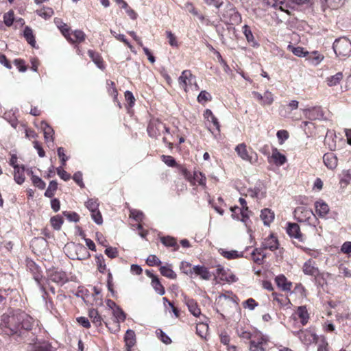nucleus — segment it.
Instances as JSON below:
<instances>
[{
  "mask_svg": "<svg viewBox=\"0 0 351 351\" xmlns=\"http://www.w3.org/2000/svg\"><path fill=\"white\" fill-rule=\"evenodd\" d=\"M113 315L118 321H124L125 319V314L119 306L113 309Z\"/></svg>",
  "mask_w": 351,
  "mask_h": 351,
  "instance_id": "57",
  "label": "nucleus"
},
{
  "mask_svg": "<svg viewBox=\"0 0 351 351\" xmlns=\"http://www.w3.org/2000/svg\"><path fill=\"white\" fill-rule=\"evenodd\" d=\"M63 215L67 218L69 221L77 222L80 220L79 215L75 212H63Z\"/></svg>",
  "mask_w": 351,
  "mask_h": 351,
  "instance_id": "59",
  "label": "nucleus"
},
{
  "mask_svg": "<svg viewBox=\"0 0 351 351\" xmlns=\"http://www.w3.org/2000/svg\"><path fill=\"white\" fill-rule=\"evenodd\" d=\"M180 86L187 92L189 88H193V83L195 82V76L192 75L191 71L184 70L178 78Z\"/></svg>",
  "mask_w": 351,
  "mask_h": 351,
  "instance_id": "6",
  "label": "nucleus"
},
{
  "mask_svg": "<svg viewBox=\"0 0 351 351\" xmlns=\"http://www.w3.org/2000/svg\"><path fill=\"white\" fill-rule=\"evenodd\" d=\"M161 243L167 247H173L174 251H177L179 249V245L177 244L176 240L175 238L167 236L163 237L160 238Z\"/></svg>",
  "mask_w": 351,
  "mask_h": 351,
  "instance_id": "38",
  "label": "nucleus"
},
{
  "mask_svg": "<svg viewBox=\"0 0 351 351\" xmlns=\"http://www.w3.org/2000/svg\"><path fill=\"white\" fill-rule=\"evenodd\" d=\"M294 335L298 336L300 340L305 345H310L317 340V336L309 330H300L295 332Z\"/></svg>",
  "mask_w": 351,
  "mask_h": 351,
  "instance_id": "9",
  "label": "nucleus"
},
{
  "mask_svg": "<svg viewBox=\"0 0 351 351\" xmlns=\"http://www.w3.org/2000/svg\"><path fill=\"white\" fill-rule=\"evenodd\" d=\"M277 137L280 141V143L282 144L285 141L289 138V133L287 130H279L277 132Z\"/></svg>",
  "mask_w": 351,
  "mask_h": 351,
  "instance_id": "63",
  "label": "nucleus"
},
{
  "mask_svg": "<svg viewBox=\"0 0 351 351\" xmlns=\"http://www.w3.org/2000/svg\"><path fill=\"white\" fill-rule=\"evenodd\" d=\"M91 213V217L93 220L98 225H101L103 223V218L101 216V214L100 211L98 210L90 212Z\"/></svg>",
  "mask_w": 351,
  "mask_h": 351,
  "instance_id": "58",
  "label": "nucleus"
},
{
  "mask_svg": "<svg viewBox=\"0 0 351 351\" xmlns=\"http://www.w3.org/2000/svg\"><path fill=\"white\" fill-rule=\"evenodd\" d=\"M23 35L27 43L32 47H34L36 40L34 39L32 29L29 27H25L24 29Z\"/></svg>",
  "mask_w": 351,
  "mask_h": 351,
  "instance_id": "42",
  "label": "nucleus"
},
{
  "mask_svg": "<svg viewBox=\"0 0 351 351\" xmlns=\"http://www.w3.org/2000/svg\"><path fill=\"white\" fill-rule=\"evenodd\" d=\"M235 152L243 160L248 161L250 163H253L252 156H250L247 150V146L245 143L239 144L235 147Z\"/></svg>",
  "mask_w": 351,
  "mask_h": 351,
  "instance_id": "16",
  "label": "nucleus"
},
{
  "mask_svg": "<svg viewBox=\"0 0 351 351\" xmlns=\"http://www.w3.org/2000/svg\"><path fill=\"white\" fill-rule=\"evenodd\" d=\"M263 245L261 247L255 248L252 252V256L253 261L258 265H261L263 262L264 258L266 257V254H264Z\"/></svg>",
  "mask_w": 351,
  "mask_h": 351,
  "instance_id": "23",
  "label": "nucleus"
},
{
  "mask_svg": "<svg viewBox=\"0 0 351 351\" xmlns=\"http://www.w3.org/2000/svg\"><path fill=\"white\" fill-rule=\"evenodd\" d=\"M96 263L99 272L104 273L106 269V265L102 254L96 256Z\"/></svg>",
  "mask_w": 351,
  "mask_h": 351,
  "instance_id": "47",
  "label": "nucleus"
},
{
  "mask_svg": "<svg viewBox=\"0 0 351 351\" xmlns=\"http://www.w3.org/2000/svg\"><path fill=\"white\" fill-rule=\"evenodd\" d=\"M32 181L33 184L38 188L39 189H44L45 188L46 184L45 182L38 176L35 175H32Z\"/></svg>",
  "mask_w": 351,
  "mask_h": 351,
  "instance_id": "52",
  "label": "nucleus"
},
{
  "mask_svg": "<svg viewBox=\"0 0 351 351\" xmlns=\"http://www.w3.org/2000/svg\"><path fill=\"white\" fill-rule=\"evenodd\" d=\"M231 210L232 212V216L233 218H237V219L241 220L245 226H247L248 221H250V215L252 213L248 209V207L241 209L238 206H235L234 208H231Z\"/></svg>",
  "mask_w": 351,
  "mask_h": 351,
  "instance_id": "10",
  "label": "nucleus"
},
{
  "mask_svg": "<svg viewBox=\"0 0 351 351\" xmlns=\"http://www.w3.org/2000/svg\"><path fill=\"white\" fill-rule=\"evenodd\" d=\"M208 328V326L206 324H197L196 326V332L199 337L203 338L206 335Z\"/></svg>",
  "mask_w": 351,
  "mask_h": 351,
  "instance_id": "49",
  "label": "nucleus"
},
{
  "mask_svg": "<svg viewBox=\"0 0 351 351\" xmlns=\"http://www.w3.org/2000/svg\"><path fill=\"white\" fill-rule=\"evenodd\" d=\"M146 263L149 266H158L161 264V261L156 255H149L147 260Z\"/></svg>",
  "mask_w": 351,
  "mask_h": 351,
  "instance_id": "54",
  "label": "nucleus"
},
{
  "mask_svg": "<svg viewBox=\"0 0 351 351\" xmlns=\"http://www.w3.org/2000/svg\"><path fill=\"white\" fill-rule=\"evenodd\" d=\"M193 273L196 275L199 276L204 280H209L211 277V275L208 271V269L202 265H195L193 267Z\"/></svg>",
  "mask_w": 351,
  "mask_h": 351,
  "instance_id": "24",
  "label": "nucleus"
},
{
  "mask_svg": "<svg viewBox=\"0 0 351 351\" xmlns=\"http://www.w3.org/2000/svg\"><path fill=\"white\" fill-rule=\"evenodd\" d=\"M41 128L43 130L45 140L47 143L53 142L54 131L53 128L45 121L41 122Z\"/></svg>",
  "mask_w": 351,
  "mask_h": 351,
  "instance_id": "20",
  "label": "nucleus"
},
{
  "mask_svg": "<svg viewBox=\"0 0 351 351\" xmlns=\"http://www.w3.org/2000/svg\"><path fill=\"white\" fill-rule=\"evenodd\" d=\"M50 222H51L52 227L55 230H59L61 228V226H62L64 221L61 216L56 215L51 218Z\"/></svg>",
  "mask_w": 351,
  "mask_h": 351,
  "instance_id": "44",
  "label": "nucleus"
},
{
  "mask_svg": "<svg viewBox=\"0 0 351 351\" xmlns=\"http://www.w3.org/2000/svg\"><path fill=\"white\" fill-rule=\"evenodd\" d=\"M151 284L155 291L157 292L160 295H163L165 294V287L160 282L158 278H155L154 280H152Z\"/></svg>",
  "mask_w": 351,
  "mask_h": 351,
  "instance_id": "40",
  "label": "nucleus"
},
{
  "mask_svg": "<svg viewBox=\"0 0 351 351\" xmlns=\"http://www.w3.org/2000/svg\"><path fill=\"white\" fill-rule=\"evenodd\" d=\"M322 2V8L330 9H337L341 7L347 0H321Z\"/></svg>",
  "mask_w": 351,
  "mask_h": 351,
  "instance_id": "27",
  "label": "nucleus"
},
{
  "mask_svg": "<svg viewBox=\"0 0 351 351\" xmlns=\"http://www.w3.org/2000/svg\"><path fill=\"white\" fill-rule=\"evenodd\" d=\"M294 217L299 222H308L311 223V219L317 220L311 209L305 206H298L294 210Z\"/></svg>",
  "mask_w": 351,
  "mask_h": 351,
  "instance_id": "4",
  "label": "nucleus"
},
{
  "mask_svg": "<svg viewBox=\"0 0 351 351\" xmlns=\"http://www.w3.org/2000/svg\"><path fill=\"white\" fill-rule=\"evenodd\" d=\"M88 316L91 319V322L96 326H100L102 324V318L99 315L98 311L95 308H90L88 310Z\"/></svg>",
  "mask_w": 351,
  "mask_h": 351,
  "instance_id": "34",
  "label": "nucleus"
},
{
  "mask_svg": "<svg viewBox=\"0 0 351 351\" xmlns=\"http://www.w3.org/2000/svg\"><path fill=\"white\" fill-rule=\"evenodd\" d=\"M267 339L261 334H256L250 341L251 351H265Z\"/></svg>",
  "mask_w": 351,
  "mask_h": 351,
  "instance_id": "8",
  "label": "nucleus"
},
{
  "mask_svg": "<svg viewBox=\"0 0 351 351\" xmlns=\"http://www.w3.org/2000/svg\"><path fill=\"white\" fill-rule=\"evenodd\" d=\"M296 315L301 320L303 326L306 325L309 319V315L305 306H299L296 311Z\"/></svg>",
  "mask_w": 351,
  "mask_h": 351,
  "instance_id": "31",
  "label": "nucleus"
},
{
  "mask_svg": "<svg viewBox=\"0 0 351 351\" xmlns=\"http://www.w3.org/2000/svg\"><path fill=\"white\" fill-rule=\"evenodd\" d=\"M243 33L245 35L247 41L250 43L252 47H256L258 46V43L255 40L253 34L248 25H245L243 27Z\"/></svg>",
  "mask_w": 351,
  "mask_h": 351,
  "instance_id": "32",
  "label": "nucleus"
},
{
  "mask_svg": "<svg viewBox=\"0 0 351 351\" xmlns=\"http://www.w3.org/2000/svg\"><path fill=\"white\" fill-rule=\"evenodd\" d=\"M73 179L81 188L84 187V184L82 179V173L80 171L75 173L73 176Z\"/></svg>",
  "mask_w": 351,
  "mask_h": 351,
  "instance_id": "62",
  "label": "nucleus"
},
{
  "mask_svg": "<svg viewBox=\"0 0 351 351\" xmlns=\"http://www.w3.org/2000/svg\"><path fill=\"white\" fill-rule=\"evenodd\" d=\"M219 252L221 256H223L224 258L228 260L238 258L243 256V252H239L237 250L227 251L224 249L221 248L219 250Z\"/></svg>",
  "mask_w": 351,
  "mask_h": 351,
  "instance_id": "29",
  "label": "nucleus"
},
{
  "mask_svg": "<svg viewBox=\"0 0 351 351\" xmlns=\"http://www.w3.org/2000/svg\"><path fill=\"white\" fill-rule=\"evenodd\" d=\"M105 254L110 258H114L117 256L118 251L116 247H108L105 250Z\"/></svg>",
  "mask_w": 351,
  "mask_h": 351,
  "instance_id": "64",
  "label": "nucleus"
},
{
  "mask_svg": "<svg viewBox=\"0 0 351 351\" xmlns=\"http://www.w3.org/2000/svg\"><path fill=\"white\" fill-rule=\"evenodd\" d=\"M34 319L26 313L16 310L3 314L1 319V325L8 335H17L22 337L27 331L30 330Z\"/></svg>",
  "mask_w": 351,
  "mask_h": 351,
  "instance_id": "1",
  "label": "nucleus"
},
{
  "mask_svg": "<svg viewBox=\"0 0 351 351\" xmlns=\"http://www.w3.org/2000/svg\"><path fill=\"white\" fill-rule=\"evenodd\" d=\"M332 48L339 57H347L351 54V41L345 37L336 39Z\"/></svg>",
  "mask_w": 351,
  "mask_h": 351,
  "instance_id": "2",
  "label": "nucleus"
},
{
  "mask_svg": "<svg viewBox=\"0 0 351 351\" xmlns=\"http://www.w3.org/2000/svg\"><path fill=\"white\" fill-rule=\"evenodd\" d=\"M14 179L15 182L19 184H23L25 181V176H24L25 167L14 165Z\"/></svg>",
  "mask_w": 351,
  "mask_h": 351,
  "instance_id": "26",
  "label": "nucleus"
},
{
  "mask_svg": "<svg viewBox=\"0 0 351 351\" xmlns=\"http://www.w3.org/2000/svg\"><path fill=\"white\" fill-rule=\"evenodd\" d=\"M263 3L267 6H269L274 8L275 9H278L282 12H285L287 14H290L288 8L290 6L288 3L285 2V0H263Z\"/></svg>",
  "mask_w": 351,
  "mask_h": 351,
  "instance_id": "13",
  "label": "nucleus"
},
{
  "mask_svg": "<svg viewBox=\"0 0 351 351\" xmlns=\"http://www.w3.org/2000/svg\"><path fill=\"white\" fill-rule=\"evenodd\" d=\"M27 268L29 269L33 275L34 279L38 283L40 284L42 279V274L40 267L32 261H28L27 263Z\"/></svg>",
  "mask_w": 351,
  "mask_h": 351,
  "instance_id": "18",
  "label": "nucleus"
},
{
  "mask_svg": "<svg viewBox=\"0 0 351 351\" xmlns=\"http://www.w3.org/2000/svg\"><path fill=\"white\" fill-rule=\"evenodd\" d=\"M193 179L194 180L197 182L199 185L205 187L206 186V177L205 176L199 172V171H195L193 174Z\"/></svg>",
  "mask_w": 351,
  "mask_h": 351,
  "instance_id": "50",
  "label": "nucleus"
},
{
  "mask_svg": "<svg viewBox=\"0 0 351 351\" xmlns=\"http://www.w3.org/2000/svg\"><path fill=\"white\" fill-rule=\"evenodd\" d=\"M66 248L67 250L71 249L75 251V254H71L69 255V257L73 260H84L90 256L86 248L82 245H75L74 243H71L66 245Z\"/></svg>",
  "mask_w": 351,
  "mask_h": 351,
  "instance_id": "5",
  "label": "nucleus"
},
{
  "mask_svg": "<svg viewBox=\"0 0 351 351\" xmlns=\"http://www.w3.org/2000/svg\"><path fill=\"white\" fill-rule=\"evenodd\" d=\"M273 94L268 90L265 91L264 95H263L262 104L269 106L273 103Z\"/></svg>",
  "mask_w": 351,
  "mask_h": 351,
  "instance_id": "53",
  "label": "nucleus"
},
{
  "mask_svg": "<svg viewBox=\"0 0 351 351\" xmlns=\"http://www.w3.org/2000/svg\"><path fill=\"white\" fill-rule=\"evenodd\" d=\"M57 189H58L57 182L55 180H51L49 182V186L45 192V195L47 197H52L54 195L55 191L57 190Z\"/></svg>",
  "mask_w": 351,
  "mask_h": 351,
  "instance_id": "43",
  "label": "nucleus"
},
{
  "mask_svg": "<svg viewBox=\"0 0 351 351\" xmlns=\"http://www.w3.org/2000/svg\"><path fill=\"white\" fill-rule=\"evenodd\" d=\"M315 208L319 217H325L330 210L328 205L322 199L315 202Z\"/></svg>",
  "mask_w": 351,
  "mask_h": 351,
  "instance_id": "17",
  "label": "nucleus"
},
{
  "mask_svg": "<svg viewBox=\"0 0 351 351\" xmlns=\"http://www.w3.org/2000/svg\"><path fill=\"white\" fill-rule=\"evenodd\" d=\"M147 132L150 137L157 138L162 134L169 133V128L158 120L150 121L147 127Z\"/></svg>",
  "mask_w": 351,
  "mask_h": 351,
  "instance_id": "3",
  "label": "nucleus"
},
{
  "mask_svg": "<svg viewBox=\"0 0 351 351\" xmlns=\"http://www.w3.org/2000/svg\"><path fill=\"white\" fill-rule=\"evenodd\" d=\"M30 351H56L51 343L47 341H38L37 339L34 341V345Z\"/></svg>",
  "mask_w": 351,
  "mask_h": 351,
  "instance_id": "14",
  "label": "nucleus"
},
{
  "mask_svg": "<svg viewBox=\"0 0 351 351\" xmlns=\"http://www.w3.org/2000/svg\"><path fill=\"white\" fill-rule=\"evenodd\" d=\"M211 99V95L206 90H202L197 96V101L199 103H206Z\"/></svg>",
  "mask_w": 351,
  "mask_h": 351,
  "instance_id": "51",
  "label": "nucleus"
},
{
  "mask_svg": "<svg viewBox=\"0 0 351 351\" xmlns=\"http://www.w3.org/2000/svg\"><path fill=\"white\" fill-rule=\"evenodd\" d=\"M323 160L326 166L330 169H335L337 165V158L333 153H326L323 156Z\"/></svg>",
  "mask_w": 351,
  "mask_h": 351,
  "instance_id": "21",
  "label": "nucleus"
},
{
  "mask_svg": "<svg viewBox=\"0 0 351 351\" xmlns=\"http://www.w3.org/2000/svg\"><path fill=\"white\" fill-rule=\"evenodd\" d=\"M85 37L86 35L84 32L82 30H75L73 32H69V36H66V38L71 43H80L84 40Z\"/></svg>",
  "mask_w": 351,
  "mask_h": 351,
  "instance_id": "25",
  "label": "nucleus"
},
{
  "mask_svg": "<svg viewBox=\"0 0 351 351\" xmlns=\"http://www.w3.org/2000/svg\"><path fill=\"white\" fill-rule=\"evenodd\" d=\"M162 161L169 167H173L176 165V160L171 156L162 155Z\"/></svg>",
  "mask_w": 351,
  "mask_h": 351,
  "instance_id": "60",
  "label": "nucleus"
},
{
  "mask_svg": "<svg viewBox=\"0 0 351 351\" xmlns=\"http://www.w3.org/2000/svg\"><path fill=\"white\" fill-rule=\"evenodd\" d=\"M86 207L90 210V212H94L98 210L99 203L97 199H88L85 203Z\"/></svg>",
  "mask_w": 351,
  "mask_h": 351,
  "instance_id": "48",
  "label": "nucleus"
},
{
  "mask_svg": "<svg viewBox=\"0 0 351 351\" xmlns=\"http://www.w3.org/2000/svg\"><path fill=\"white\" fill-rule=\"evenodd\" d=\"M48 279L58 285H62L68 281V276L62 270L52 269L48 272Z\"/></svg>",
  "mask_w": 351,
  "mask_h": 351,
  "instance_id": "7",
  "label": "nucleus"
},
{
  "mask_svg": "<svg viewBox=\"0 0 351 351\" xmlns=\"http://www.w3.org/2000/svg\"><path fill=\"white\" fill-rule=\"evenodd\" d=\"M184 302L188 307L189 311L195 317H199L201 314V311L198 307L197 303L193 300L184 297Z\"/></svg>",
  "mask_w": 351,
  "mask_h": 351,
  "instance_id": "19",
  "label": "nucleus"
},
{
  "mask_svg": "<svg viewBox=\"0 0 351 351\" xmlns=\"http://www.w3.org/2000/svg\"><path fill=\"white\" fill-rule=\"evenodd\" d=\"M343 78V74L342 72H338L335 75H330L326 78V82L330 87L337 86L340 84L341 81Z\"/></svg>",
  "mask_w": 351,
  "mask_h": 351,
  "instance_id": "28",
  "label": "nucleus"
},
{
  "mask_svg": "<svg viewBox=\"0 0 351 351\" xmlns=\"http://www.w3.org/2000/svg\"><path fill=\"white\" fill-rule=\"evenodd\" d=\"M287 49L298 57H304L308 53V51H304V49L302 47H294L292 45H289Z\"/></svg>",
  "mask_w": 351,
  "mask_h": 351,
  "instance_id": "41",
  "label": "nucleus"
},
{
  "mask_svg": "<svg viewBox=\"0 0 351 351\" xmlns=\"http://www.w3.org/2000/svg\"><path fill=\"white\" fill-rule=\"evenodd\" d=\"M305 117L309 120H320L324 118V111L320 106H315L303 110Z\"/></svg>",
  "mask_w": 351,
  "mask_h": 351,
  "instance_id": "11",
  "label": "nucleus"
},
{
  "mask_svg": "<svg viewBox=\"0 0 351 351\" xmlns=\"http://www.w3.org/2000/svg\"><path fill=\"white\" fill-rule=\"evenodd\" d=\"M271 157L274 163L278 166H282L287 162L286 156L280 153L277 149H273Z\"/></svg>",
  "mask_w": 351,
  "mask_h": 351,
  "instance_id": "33",
  "label": "nucleus"
},
{
  "mask_svg": "<svg viewBox=\"0 0 351 351\" xmlns=\"http://www.w3.org/2000/svg\"><path fill=\"white\" fill-rule=\"evenodd\" d=\"M276 282L279 287H281L283 291H289L291 288L292 284L287 280V278L281 275L276 278Z\"/></svg>",
  "mask_w": 351,
  "mask_h": 351,
  "instance_id": "37",
  "label": "nucleus"
},
{
  "mask_svg": "<svg viewBox=\"0 0 351 351\" xmlns=\"http://www.w3.org/2000/svg\"><path fill=\"white\" fill-rule=\"evenodd\" d=\"M124 340L128 348L133 347L136 343L135 332L132 330H128L125 334Z\"/></svg>",
  "mask_w": 351,
  "mask_h": 351,
  "instance_id": "35",
  "label": "nucleus"
},
{
  "mask_svg": "<svg viewBox=\"0 0 351 351\" xmlns=\"http://www.w3.org/2000/svg\"><path fill=\"white\" fill-rule=\"evenodd\" d=\"M263 248L274 251L278 248V241L273 235H270L262 243Z\"/></svg>",
  "mask_w": 351,
  "mask_h": 351,
  "instance_id": "22",
  "label": "nucleus"
},
{
  "mask_svg": "<svg viewBox=\"0 0 351 351\" xmlns=\"http://www.w3.org/2000/svg\"><path fill=\"white\" fill-rule=\"evenodd\" d=\"M261 218L265 226H269L274 219V213L269 208L261 210Z\"/></svg>",
  "mask_w": 351,
  "mask_h": 351,
  "instance_id": "30",
  "label": "nucleus"
},
{
  "mask_svg": "<svg viewBox=\"0 0 351 351\" xmlns=\"http://www.w3.org/2000/svg\"><path fill=\"white\" fill-rule=\"evenodd\" d=\"M88 54L99 69H104L102 58L98 53L90 49L88 51Z\"/></svg>",
  "mask_w": 351,
  "mask_h": 351,
  "instance_id": "36",
  "label": "nucleus"
},
{
  "mask_svg": "<svg viewBox=\"0 0 351 351\" xmlns=\"http://www.w3.org/2000/svg\"><path fill=\"white\" fill-rule=\"evenodd\" d=\"M303 272L306 275L317 276L319 274V271L316 267L315 262L312 259H309L304 263Z\"/></svg>",
  "mask_w": 351,
  "mask_h": 351,
  "instance_id": "15",
  "label": "nucleus"
},
{
  "mask_svg": "<svg viewBox=\"0 0 351 351\" xmlns=\"http://www.w3.org/2000/svg\"><path fill=\"white\" fill-rule=\"evenodd\" d=\"M55 22L65 38L69 36L70 29L66 23L58 19H55Z\"/></svg>",
  "mask_w": 351,
  "mask_h": 351,
  "instance_id": "45",
  "label": "nucleus"
},
{
  "mask_svg": "<svg viewBox=\"0 0 351 351\" xmlns=\"http://www.w3.org/2000/svg\"><path fill=\"white\" fill-rule=\"evenodd\" d=\"M14 18L12 11H10L3 15V22L6 26L10 27L13 24Z\"/></svg>",
  "mask_w": 351,
  "mask_h": 351,
  "instance_id": "56",
  "label": "nucleus"
},
{
  "mask_svg": "<svg viewBox=\"0 0 351 351\" xmlns=\"http://www.w3.org/2000/svg\"><path fill=\"white\" fill-rule=\"evenodd\" d=\"M180 269L186 274L189 275L193 273L191 264L186 261H182L180 265Z\"/></svg>",
  "mask_w": 351,
  "mask_h": 351,
  "instance_id": "55",
  "label": "nucleus"
},
{
  "mask_svg": "<svg viewBox=\"0 0 351 351\" xmlns=\"http://www.w3.org/2000/svg\"><path fill=\"white\" fill-rule=\"evenodd\" d=\"M58 175L64 181H67L70 179L71 176L66 171L62 169V167L56 168Z\"/></svg>",
  "mask_w": 351,
  "mask_h": 351,
  "instance_id": "61",
  "label": "nucleus"
},
{
  "mask_svg": "<svg viewBox=\"0 0 351 351\" xmlns=\"http://www.w3.org/2000/svg\"><path fill=\"white\" fill-rule=\"evenodd\" d=\"M160 272L163 276L169 279H176L177 277L176 274L169 266H161L160 268Z\"/></svg>",
  "mask_w": 351,
  "mask_h": 351,
  "instance_id": "39",
  "label": "nucleus"
},
{
  "mask_svg": "<svg viewBox=\"0 0 351 351\" xmlns=\"http://www.w3.org/2000/svg\"><path fill=\"white\" fill-rule=\"evenodd\" d=\"M36 13L44 19H49L53 14V10L51 8L44 7L40 10H36Z\"/></svg>",
  "mask_w": 351,
  "mask_h": 351,
  "instance_id": "46",
  "label": "nucleus"
},
{
  "mask_svg": "<svg viewBox=\"0 0 351 351\" xmlns=\"http://www.w3.org/2000/svg\"><path fill=\"white\" fill-rule=\"evenodd\" d=\"M287 232L290 237L298 241L303 242L305 240L304 236L300 232V226L295 223H287Z\"/></svg>",
  "mask_w": 351,
  "mask_h": 351,
  "instance_id": "12",
  "label": "nucleus"
}]
</instances>
